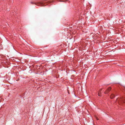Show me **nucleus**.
Instances as JSON below:
<instances>
[{"label":"nucleus","instance_id":"5","mask_svg":"<svg viewBox=\"0 0 125 125\" xmlns=\"http://www.w3.org/2000/svg\"><path fill=\"white\" fill-rule=\"evenodd\" d=\"M115 96L114 95L112 94L111 96H110V98H113Z\"/></svg>","mask_w":125,"mask_h":125},{"label":"nucleus","instance_id":"3","mask_svg":"<svg viewBox=\"0 0 125 125\" xmlns=\"http://www.w3.org/2000/svg\"><path fill=\"white\" fill-rule=\"evenodd\" d=\"M102 89H101L99 91V92H98V95L99 96H101V95L100 94H101V91H102Z\"/></svg>","mask_w":125,"mask_h":125},{"label":"nucleus","instance_id":"1","mask_svg":"<svg viewBox=\"0 0 125 125\" xmlns=\"http://www.w3.org/2000/svg\"><path fill=\"white\" fill-rule=\"evenodd\" d=\"M111 87H109V88L108 89H107V90L105 92H104V93L105 94H107L111 90Z\"/></svg>","mask_w":125,"mask_h":125},{"label":"nucleus","instance_id":"8","mask_svg":"<svg viewBox=\"0 0 125 125\" xmlns=\"http://www.w3.org/2000/svg\"><path fill=\"white\" fill-rule=\"evenodd\" d=\"M39 68H41V66H40H40Z\"/></svg>","mask_w":125,"mask_h":125},{"label":"nucleus","instance_id":"6","mask_svg":"<svg viewBox=\"0 0 125 125\" xmlns=\"http://www.w3.org/2000/svg\"><path fill=\"white\" fill-rule=\"evenodd\" d=\"M121 101V102L124 103L125 102V98H123L122 99Z\"/></svg>","mask_w":125,"mask_h":125},{"label":"nucleus","instance_id":"7","mask_svg":"<svg viewBox=\"0 0 125 125\" xmlns=\"http://www.w3.org/2000/svg\"><path fill=\"white\" fill-rule=\"evenodd\" d=\"M96 119L98 120H99V119L97 117H96Z\"/></svg>","mask_w":125,"mask_h":125},{"label":"nucleus","instance_id":"4","mask_svg":"<svg viewBox=\"0 0 125 125\" xmlns=\"http://www.w3.org/2000/svg\"><path fill=\"white\" fill-rule=\"evenodd\" d=\"M39 3H40V5H41V6H44L43 4V3L41 1H40Z\"/></svg>","mask_w":125,"mask_h":125},{"label":"nucleus","instance_id":"2","mask_svg":"<svg viewBox=\"0 0 125 125\" xmlns=\"http://www.w3.org/2000/svg\"><path fill=\"white\" fill-rule=\"evenodd\" d=\"M30 3L31 4H34L36 5L39 6V5H38L39 3H36V2H31Z\"/></svg>","mask_w":125,"mask_h":125}]
</instances>
